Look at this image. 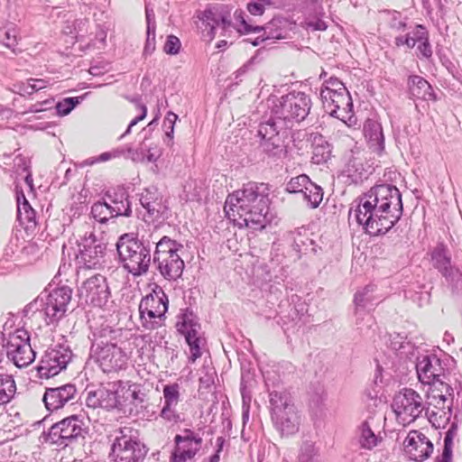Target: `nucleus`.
Returning <instances> with one entry per match:
<instances>
[{
    "mask_svg": "<svg viewBox=\"0 0 462 462\" xmlns=\"http://www.w3.org/2000/svg\"><path fill=\"white\" fill-rule=\"evenodd\" d=\"M356 208H351L356 222L370 236L386 234L402 217L403 206L400 190L391 184L372 187L360 196Z\"/></svg>",
    "mask_w": 462,
    "mask_h": 462,
    "instance_id": "nucleus-1",
    "label": "nucleus"
},
{
    "mask_svg": "<svg viewBox=\"0 0 462 462\" xmlns=\"http://www.w3.org/2000/svg\"><path fill=\"white\" fill-rule=\"evenodd\" d=\"M200 30L202 38L206 42H211L219 32V34L225 37H230L236 32L238 34L260 33L263 34L253 39L246 38L244 41L250 42L254 46H258L267 39H282V30L279 27L282 23L280 19H273L264 26H254L245 19V14L242 11L235 13V18L238 23L235 27L230 21L229 14L222 7L214 6L206 9L200 16Z\"/></svg>",
    "mask_w": 462,
    "mask_h": 462,
    "instance_id": "nucleus-2",
    "label": "nucleus"
},
{
    "mask_svg": "<svg viewBox=\"0 0 462 462\" xmlns=\"http://www.w3.org/2000/svg\"><path fill=\"white\" fill-rule=\"evenodd\" d=\"M269 189L264 183L249 182L229 194L224 210L226 217L240 226L262 229L267 223Z\"/></svg>",
    "mask_w": 462,
    "mask_h": 462,
    "instance_id": "nucleus-3",
    "label": "nucleus"
},
{
    "mask_svg": "<svg viewBox=\"0 0 462 462\" xmlns=\"http://www.w3.org/2000/svg\"><path fill=\"white\" fill-rule=\"evenodd\" d=\"M153 233L141 236L134 233L122 235L116 242L122 266L134 276L147 273L152 261V246L156 245Z\"/></svg>",
    "mask_w": 462,
    "mask_h": 462,
    "instance_id": "nucleus-4",
    "label": "nucleus"
},
{
    "mask_svg": "<svg viewBox=\"0 0 462 462\" xmlns=\"http://www.w3.org/2000/svg\"><path fill=\"white\" fill-rule=\"evenodd\" d=\"M93 336L90 356L104 373H116L127 367L129 356L118 345L117 331L106 327Z\"/></svg>",
    "mask_w": 462,
    "mask_h": 462,
    "instance_id": "nucleus-5",
    "label": "nucleus"
},
{
    "mask_svg": "<svg viewBox=\"0 0 462 462\" xmlns=\"http://www.w3.org/2000/svg\"><path fill=\"white\" fill-rule=\"evenodd\" d=\"M270 413L274 429L282 437L297 434L301 424V415L293 399L286 390L269 393Z\"/></svg>",
    "mask_w": 462,
    "mask_h": 462,
    "instance_id": "nucleus-6",
    "label": "nucleus"
},
{
    "mask_svg": "<svg viewBox=\"0 0 462 462\" xmlns=\"http://www.w3.org/2000/svg\"><path fill=\"white\" fill-rule=\"evenodd\" d=\"M184 246L167 236L156 242L153 263L161 275L168 281H176L182 275L184 261L180 253Z\"/></svg>",
    "mask_w": 462,
    "mask_h": 462,
    "instance_id": "nucleus-7",
    "label": "nucleus"
},
{
    "mask_svg": "<svg viewBox=\"0 0 462 462\" xmlns=\"http://www.w3.org/2000/svg\"><path fill=\"white\" fill-rule=\"evenodd\" d=\"M454 389L449 383H435L427 392L425 415L436 428L445 427L451 419Z\"/></svg>",
    "mask_w": 462,
    "mask_h": 462,
    "instance_id": "nucleus-8",
    "label": "nucleus"
},
{
    "mask_svg": "<svg viewBox=\"0 0 462 462\" xmlns=\"http://www.w3.org/2000/svg\"><path fill=\"white\" fill-rule=\"evenodd\" d=\"M310 108L311 99L307 94L291 91L281 97L269 96L257 107V112L263 116H309Z\"/></svg>",
    "mask_w": 462,
    "mask_h": 462,
    "instance_id": "nucleus-9",
    "label": "nucleus"
},
{
    "mask_svg": "<svg viewBox=\"0 0 462 462\" xmlns=\"http://www.w3.org/2000/svg\"><path fill=\"white\" fill-rule=\"evenodd\" d=\"M137 431L124 427L115 431L110 456L115 462H143L148 448L137 437Z\"/></svg>",
    "mask_w": 462,
    "mask_h": 462,
    "instance_id": "nucleus-10",
    "label": "nucleus"
},
{
    "mask_svg": "<svg viewBox=\"0 0 462 462\" xmlns=\"http://www.w3.org/2000/svg\"><path fill=\"white\" fill-rule=\"evenodd\" d=\"M72 299V290L61 286L51 290L46 296H40L34 302L35 315L43 319L46 325L56 324L68 311Z\"/></svg>",
    "mask_w": 462,
    "mask_h": 462,
    "instance_id": "nucleus-11",
    "label": "nucleus"
},
{
    "mask_svg": "<svg viewBox=\"0 0 462 462\" xmlns=\"http://www.w3.org/2000/svg\"><path fill=\"white\" fill-rule=\"evenodd\" d=\"M168 297L158 286L142 299L139 312L142 325L146 329H155L162 326L164 315L168 310Z\"/></svg>",
    "mask_w": 462,
    "mask_h": 462,
    "instance_id": "nucleus-12",
    "label": "nucleus"
},
{
    "mask_svg": "<svg viewBox=\"0 0 462 462\" xmlns=\"http://www.w3.org/2000/svg\"><path fill=\"white\" fill-rule=\"evenodd\" d=\"M453 362L448 356H444V358L434 354L418 356L416 371L420 382L430 387H433L435 383H449L448 365Z\"/></svg>",
    "mask_w": 462,
    "mask_h": 462,
    "instance_id": "nucleus-13",
    "label": "nucleus"
},
{
    "mask_svg": "<svg viewBox=\"0 0 462 462\" xmlns=\"http://www.w3.org/2000/svg\"><path fill=\"white\" fill-rule=\"evenodd\" d=\"M392 409L397 421L405 426L419 418L425 411L426 405L422 397L416 391L404 388L393 397Z\"/></svg>",
    "mask_w": 462,
    "mask_h": 462,
    "instance_id": "nucleus-14",
    "label": "nucleus"
},
{
    "mask_svg": "<svg viewBox=\"0 0 462 462\" xmlns=\"http://www.w3.org/2000/svg\"><path fill=\"white\" fill-rule=\"evenodd\" d=\"M3 346L6 349L7 357L19 368L28 366L35 359L29 333L23 328L9 333L8 337H5Z\"/></svg>",
    "mask_w": 462,
    "mask_h": 462,
    "instance_id": "nucleus-15",
    "label": "nucleus"
},
{
    "mask_svg": "<svg viewBox=\"0 0 462 462\" xmlns=\"http://www.w3.org/2000/svg\"><path fill=\"white\" fill-rule=\"evenodd\" d=\"M323 108L328 116H335L338 110L350 113L353 109L352 98L344 84L336 78H330L320 91Z\"/></svg>",
    "mask_w": 462,
    "mask_h": 462,
    "instance_id": "nucleus-16",
    "label": "nucleus"
},
{
    "mask_svg": "<svg viewBox=\"0 0 462 462\" xmlns=\"http://www.w3.org/2000/svg\"><path fill=\"white\" fill-rule=\"evenodd\" d=\"M83 422L73 415L53 424L47 434L46 441L60 448H66L83 437Z\"/></svg>",
    "mask_w": 462,
    "mask_h": 462,
    "instance_id": "nucleus-17",
    "label": "nucleus"
},
{
    "mask_svg": "<svg viewBox=\"0 0 462 462\" xmlns=\"http://www.w3.org/2000/svg\"><path fill=\"white\" fill-rule=\"evenodd\" d=\"M72 358V351L64 344H57L49 347L38 366L41 378H50L65 369Z\"/></svg>",
    "mask_w": 462,
    "mask_h": 462,
    "instance_id": "nucleus-18",
    "label": "nucleus"
},
{
    "mask_svg": "<svg viewBox=\"0 0 462 462\" xmlns=\"http://www.w3.org/2000/svg\"><path fill=\"white\" fill-rule=\"evenodd\" d=\"M110 290L105 276L96 274L87 279L79 288V297L87 304L103 307L110 298Z\"/></svg>",
    "mask_w": 462,
    "mask_h": 462,
    "instance_id": "nucleus-19",
    "label": "nucleus"
},
{
    "mask_svg": "<svg viewBox=\"0 0 462 462\" xmlns=\"http://www.w3.org/2000/svg\"><path fill=\"white\" fill-rule=\"evenodd\" d=\"M79 254L77 258L86 268H99L105 263L106 245L91 232L79 244Z\"/></svg>",
    "mask_w": 462,
    "mask_h": 462,
    "instance_id": "nucleus-20",
    "label": "nucleus"
},
{
    "mask_svg": "<svg viewBox=\"0 0 462 462\" xmlns=\"http://www.w3.org/2000/svg\"><path fill=\"white\" fill-rule=\"evenodd\" d=\"M140 203L146 210V222H162L171 216L170 208L163 197L154 188L145 189L140 196Z\"/></svg>",
    "mask_w": 462,
    "mask_h": 462,
    "instance_id": "nucleus-21",
    "label": "nucleus"
},
{
    "mask_svg": "<svg viewBox=\"0 0 462 462\" xmlns=\"http://www.w3.org/2000/svg\"><path fill=\"white\" fill-rule=\"evenodd\" d=\"M431 263L447 282L452 286H457L462 282V272L452 265L451 257L447 246L444 244H439L431 252Z\"/></svg>",
    "mask_w": 462,
    "mask_h": 462,
    "instance_id": "nucleus-22",
    "label": "nucleus"
},
{
    "mask_svg": "<svg viewBox=\"0 0 462 462\" xmlns=\"http://www.w3.org/2000/svg\"><path fill=\"white\" fill-rule=\"evenodd\" d=\"M404 449L410 458L422 462L426 460L433 452V444L421 432L411 430L404 440Z\"/></svg>",
    "mask_w": 462,
    "mask_h": 462,
    "instance_id": "nucleus-23",
    "label": "nucleus"
},
{
    "mask_svg": "<svg viewBox=\"0 0 462 462\" xmlns=\"http://www.w3.org/2000/svg\"><path fill=\"white\" fill-rule=\"evenodd\" d=\"M199 329L200 325L194 320L191 313L183 315L180 330L184 334L186 342L189 346V360L192 363L201 356V346L204 344V339L199 335Z\"/></svg>",
    "mask_w": 462,
    "mask_h": 462,
    "instance_id": "nucleus-24",
    "label": "nucleus"
},
{
    "mask_svg": "<svg viewBox=\"0 0 462 462\" xmlns=\"http://www.w3.org/2000/svg\"><path fill=\"white\" fill-rule=\"evenodd\" d=\"M77 388L72 383H67L59 387L47 388L42 401L49 411H57L67 403L74 401L77 396Z\"/></svg>",
    "mask_w": 462,
    "mask_h": 462,
    "instance_id": "nucleus-25",
    "label": "nucleus"
},
{
    "mask_svg": "<svg viewBox=\"0 0 462 462\" xmlns=\"http://www.w3.org/2000/svg\"><path fill=\"white\" fill-rule=\"evenodd\" d=\"M86 404L88 408H102L106 411L116 408L119 404L117 393L115 386L106 388L99 386L96 389L87 388Z\"/></svg>",
    "mask_w": 462,
    "mask_h": 462,
    "instance_id": "nucleus-26",
    "label": "nucleus"
},
{
    "mask_svg": "<svg viewBox=\"0 0 462 462\" xmlns=\"http://www.w3.org/2000/svg\"><path fill=\"white\" fill-rule=\"evenodd\" d=\"M374 291V285H367L362 291H358L355 294L354 302L356 304V326L359 330H363V323L367 328H371L374 324V319L368 313L363 312L362 310L368 307L374 300L372 292Z\"/></svg>",
    "mask_w": 462,
    "mask_h": 462,
    "instance_id": "nucleus-27",
    "label": "nucleus"
},
{
    "mask_svg": "<svg viewBox=\"0 0 462 462\" xmlns=\"http://www.w3.org/2000/svg\"><path fill=\"white\" fill-rule=\"evenodd\" d=\"M176 449L174 452L180 456L181 459H190L200 449L202 439L190 430H185L182 435L174 438Z\"/></svg>",
    "mask_w": 462,
    "mask_h": 462,
    "instance_id": "nucleus-28",
    "label": "nucleus"
},
{
    "mask_svg": "<svg viewBox=\"0 0 462 462\" xmlns=\"http://www.w3.org/2000/svg\"><path fill=\"white\" fill-rule=\"evenodd\" d=\"M364 134L373 152L379 156L382 155L384 151V136L381 124L368 117L364 125Z\"/></svg>",
    "mask_w": 462,
    "mask_h": 462,
    "instance_id": "nucleus-29",
    "label": "nucleus"
},
{
    "mask_svg": "<svg viewBox=\"0 0 462 462\" xmlns=\"http://www.w3.org/2000/svg\"><path fill=\"white\" fill-rule=\"evenodd\" d=\"M106 196L109 200L107 203L112 211L116 214V217H130L132 215L129 195L124 188L118 187L113 190H108Z\"/></svg>",
    "mask_w": 462,
    "mask_h": 462,
    "instance_id": "nucleus-30",
    "label": "nucleus"
},
{
    "mask_svg": "<svg viewBox=\"0 0 462 462\" xmlns=\"http://www.w3.org/2000/svg\"><path fill=\"white\" fill-rule=\"evenodd\" d=\"M364 159L363 152L356 146L346 155L345 171L354 181L361 180L365 174Z\"/></svg>",
    "mask_w": 462,
    "mask_h": 462,
    "instance_id": "nucleus-31",
    "label": "nucleus"
},
{
    "mask_svg": "<svg viewBox=\"0 0 462 462\" xmlns=\"http://www.w3.org/2000/svg\"><path fill=\"white\" fill-rule=\"evenodd\" d=\"M408 86L411 94L422 102L437 99L431 85L420 76L413 75L409 77Z\"/></svg>",
    "mask_w": 462,
    "mask_h": 462,
    "instance_id": "nucleus-32",
    "label": "nucleus"
},
{
    "mask_svg": "<svg viewBox=\"0 0 462 462\" xmlns=\"http://www.w3.org/2000/svg\"><path fill=\"white\" fill-rule=\"evenodd\" d=\"M260 146L263 152L272 158H282L287 152L281 137L261 138Z\"/></svg>",
    "mask_w": 462,
    "mask_h": 462,
    "instance_id": "nucleus-33",
    "label": "nucleus"
},
{
    "mask_svg": "<svg viewBox=\"0 0 462 462\" xmlns=\"http://www.w3.org/2000/svg\"><path fill=\"white\" fill-rule=\"evenodd\" d=\"M359 430V443L361 448L372 449L382 441V438L379 435H376L372 430L370 420L364 421Z\"/></svg>",
    "mask_w": 462,
    "mask_h": 462,
    "instance_id": "nucleus-34",
    "label": "nucleus"
},
{
    "mask_svg": "<svg viewBox=\"0 0 462 462\" xmlns=\"http://www.w3.org/2000/svg\"><path fill=\"white\" fill-rule=\"evenodd\" d=\"M319 448L310 439H305L299 448L298 462H318L319 458Z\"/></svg>",
    "mask_w": 462,
    "mask_h": 462,
    "instance_id": "nucleus-35",
    "label": "nucleus"
},
{
    "mask_svg": "<svg viewBox=\"0 0 462 462\" xmlns=\"http://www.w3.org/2000/svg\"><path fill=\"white\" fill-rule=\"evenodd\" d=\"M254 383V379L252 375L248 374H242V379H241V395L243 400V420L244 422L245 420H248L249 417V407L251 402V391L250 388L252 387Z\"/></svg>",
    "mask_w": 462,
    "mask_h": 462,
    "instance_id": "nucleus-36",
    "label": "nucleus"
},
{
    "mask_svg": "<svg viewBox=\"0 0 462 462\" xmlns=\"http://www.w3.org/2000/svg\"><path fill=\"white\" fill-rule=\"evenodd\" d=\"M22 197L23 203H19L17 217L21 224L25 225L26 228H32L36 225V214L24 194H22Z\"/></svg>",
    "mask_w": 462,
    "mask_h": 462,
    "instance_id": "nucleus-37",
    "label": "nucleus"
},
{
    "mask_svg": "<svg viewBox=\"0 0 462 462\" xmlns=\"http://www.w3.org/2000/svg\"><path fill=\"white\" fill-rule=\"evenodd\" d=\"M16 386L12 375L0 374V405L8 403L15 394Z\"/></svg>",
    "mask_w": 462,
    "mask_h": 462,
    "instance_id": "nucleus-38",
    "label": "nucleus"
},
{
    "mask_svg": "<svg viewBox=\"0 0 462 462\" xmlns=\"http://www.w3.org/2000/svg\"><path fill=\"white\" fill-rule=\"evenodd\" d=\"M414 35L417 37V42H419L418 51L420 54L423 58H430L432 55V50L430 44L429 33L426 28L421 24H418L415 28Z\"/></svg>",
    "mask_w": 462,
    "mask_h": 462,
    "instance_id": "nucleus-39",
    "label": "nucleus"
},
{
    "mask_svg": "<svg viewBox=\"0 0 462 462\" xmlns=\"http://www.w3.org/2000/svg\"><path fill=\"white\" fill-rule=\"evenodd\" d=\"M91 215L93 218L100 223H106L110 218L116 217L109 204L106 201H97L91 207Z\"/></svg>",
    "mask_w": 462,
    "mask_h": 462,
    "instance_id": "nucleus-40",
    "label": "nucleus"
},
{
    "mask_svg": "<svg viewBox=\"0 0 462 462\" xmlns=\"http://www.w3.org/2000/svg\"><path fill=\"white\" fill-rule=\"evenodd\" d=\"M303 198L311 208H316L323 199V189L320 186L310 181V183L305 188Z\"/></svg>",
    "mask_w": 462,
    "mask_h": 462,
    "instance_id": "nucleus-41",
    "label": "nucleus"
},
{
    "mask_svg": "<svg viewBox=\"0 0 462 462\" xmlns=\"http://www.w3.org/2000/svg\"><path fill=\"white\" fill-rule=\"evenodd\" d=\"M457 432V426L455 422H452L449 429L446 432L444 438V448L440 457L438 458L437 462H451L452 459V447L453 439Z\"/></svg>",
    "mask_w": 462,
    "mask_h": 462,
    "instance_id": "nucleus-42",
    "label": "nucleus"
},
{
    "mask_svg": "<svg viewBox=\"0 0 462 462\" xmlns=\"http://www.w3.org/2000/svg\"><path fill=\"white\" fill-rule=\"evenodd\" d=\"M331 154L329 144L321 137L319 143H315L312 152V162L315 164H321L326 162Z\"/></svg>",
    "mask_w": 462,
    "mask_h": 462,
    "instance_id": "nucleus-43",
    "label": "nucleus"
},
{
    "mask_svg": "<svg viewBox=\"0 0 462 462\" xmlns=\"http://www.w3.org/2000/svg\"><path fill=\"white\" fill-rule=\"evenodd\" d=\"M258 135L260 138L268 139L280 137L275 117H269L268 120L259 125Z\"/></svg>",
    "mask_w": 462,
    "mask_h": 462,
    "instance_id": "nucleus-44",
    "label": "nucleus"
},
{
    "mask_svg": "<svg viewBox=\"0 0 462 462\" xmlns=\"http://www.w3.org/2000/svg\"><path fill=\"white\" fill-rule=\"evenodd\" d=\"M82 99V97H65L57 103L54 102L55 113L58 116H67Z\"/></svg>",
    "mask_w": 462,
    "mask_h": 462,
    "instance_id": "nucleus-45",
    "label": "nucleus"
},
{
    "mask_svg": "<svg viewBox=\"0 0 462 462\" xmlns=\"http://www.w3.org/2000/svg\"><path fill=\"white\" fill-rule=\"evenodd\" d=\"M310 179L306 174L291 178L286 185V190L290 193H302L305 188L310 183Z\"/></svg>",
    "mask_w": 462,
    "mask_h": 462,
    "instance_id": "nucleus-46",
    "label": "nucleus"
},
{
    "mask_svg": "<svg viewBox=\"0 0 462 462\" xmlns=\"http://www.w3.org/2000/svg\"><path fill=\"white\" fill-rule=\"evenodd\" d=\"M180 386L178 383L165 385L163 388L164 404L176 407L180 399Z\"/></svg>",
    "mask_w": 462,
    "mask_h": 462,
    "instance_id": "nucleus-47",
    "label": "nucleus"
},
{
    "mask_svg": "<svg viewBox=\"0 0 462 462\" xmlns=\"http://www.w3.org/2000/svg\"><path fill=\"white\" fill-rule=\"evenodd\" d=\"M125 153L124 149H114L110 152L101 153L98 157L89 158L85 161V165H93L97 162H106L114 158H117Z\"/></svg>",
    "mask_w": 462,
    "mask_h": 462,
    "instance_id": "nucleus-48",
    "label": "nucleus"
},
{
    "mask_svg": "<svg viewBox=\"0 0 462 462\" xmlns=\"http://www.w3.org/2000/svg\"><path fill=\"white\" fill-rule=\"evenodd\" d=\"M390 347L402 356L407 355L405 349H411L412 346L409 342L404 341L400 335H397L391 339Z\"/></svg>",
    "mask_w": 462,
    "mask_h": 462,
    "instance_id": "nucleus-49",
    "label": "nucleus"
},
{
    "mask_svg": "<svg viewBox=\"0 0 462 462\" xmlns=\"http://www.w3.org/2000/svg\"><path fill=\"white\" fill-rule=\"evenodd\" d=\"M180 46V41L178 37L174 35H169L167 37L163 50L167 54L175 55L179 53Z\"/></svg>",
    "mask_w": 462,
    "mask_h": 462,
    "instance_id": "nucleus-50",
    "label": "nucleus"
},
{
    "mask_svg": "<svg viewBox=\"0 0 462 462\" xmlns=\"http://www.w3.org/2000/svg\"><path fill=\"white\" fill-rule=\"evenodd\" d=\"M389 26L396 32H403L407 23L402 19L401 14L394 11L390 13Z\"/></svg>",
    "mask_w": 462,
    "mask_h": 462,
    "instance_id": "nucleus-51",
    "label": "nucleus"
},
{
    "mask_svg": "<svg viewBox=\"0 0 462 462\" xmlns=\"http://www.w3.org/2000/svg\"><path fill=\"white\" fill-rule=\"evenodd\" d=\"M156 29H146V42L143 49V55H151L155 50Z\"/></svg>",
    "mask_w": 462,
    "mask_h": 462,
    "instance_id": "nucleus-52",
    "label": "nucleus"
},
{
    "mask_svg": "<svg viewBox=\"0 0 462 462\" xmlns=\"http://www.w3.org/2000/svg\"><path fill=\"white\" fill-rule=\"evenodd\" d=\"M417 42V37L413 34L411 36L409 33L406 35L396 36L394 39V43L397 47H401L402 45H406L409 49H412Z\"/></svg>",
    "mask_w": 462,
    "mask_h": 462,
    "instance_id": "nucleus-53",
    "label": "nucleus"
},
{
    "mask_svg": "<svg viewBox=\"0 0 462 462\" xmlns=\"http://www.w3.org/2000/svg\"><path fill=\"white\" fill-rule=\"evenodd\" d=\"M161 417L169 421H177L179 415L175 411V407L164 404L161 411Z\"/></svg>",
    "mask_w": 462,
    "mask_h": 462,
    "instance_id": "nucleus-54",
    "label": "nucleus"
},
{
    "mask_svg": "<svg viewBox=\"0 0 462 462\" xmlns=\"http://www.w3.org/2000/svg\"><path fill=\"white\" fill-rule=\"evenodd\" d=\"M14 92L20 94L21 96L32 95L33 94L32 85L31 79H29L26 82H20L14 85Z\"/></svg>",
    "mask_w": 462,
    "mask_h": 462,
    "instance_id": "nucleus-55",
    "label": "nucleus"
},
{
    "mask_svg": "<svg viewBox=\"0 0 462 462\" xmlns=\"http://www.w3.org/2000/svg\"><path fill=\"white\" fill-rule=\"evenodd\" d=\"M265 4L251 0L247 4V10L252 15H262L265 10Z\"/></svg>",
    "mask_w": 462,
    "mask_h": 462,
    "instance_id": "nucleus-56",
    "label": "nucleus"
},
{
    "mask_svg": "<svg viewBox=\"0 0 462 462\" xmlns=\"http://www.w3.org/2000/svg\"><path fill=\"white\" fill-rule=\"evenodd\" d=\"M123 155L134 162H143L145 160V155L143 151L134 150L130 147L127 148L126 151L125 150V153Z\"/></svg>",
    "mask_w": 462,
    "mask_h": 462,
    "instance_id": "nucleus-57",
    "label": "nucleus"
},
{
    "mask_svg": "<svg viewBox=\"0 0 462 462\" xmlns=\"http://www.w3.org/2000/svg\"><path fill=\"white\" fill-rule=\"evenodd\" d=\"M146 29H156L155 15L153 10L145 5Z\"/></svg>",
    "mask_w": 462,
    "mask_h": 462,
    "instance_id": "nucleus-58",
    "label": "nucleus"
},
{
    "mask_svg": "<svg viewBox=\"0 0 462 462\" xmlns=\"http://www.w3.org/2000/svg\"><path fill=\"white\" fill-rule=\"evenodd\" d=\"M144 155L147 162H154L160 158L162 152L158 148H149Z\"/></svg>",
    "mask_w": 462,
    "mask_h": 462,
    "instance_id": "nucleus-59",
    "label": "nucleus"
},
{
    "mask_svg": "<svg viewBox=\"0 0 462 462\" xmlns=\"http://www.w3.org/2000/svg\"><path fill=\"white\" fill-rule=\"evenodd\" d=\"M88 23V20L86 19H79V20H76L74 22V30H75V38L77 40H79L80 37H82L83 35L80 34L81 32H83V29L84 27L87 25Z\"/></svg>",
    "mask_w": 462,
    "mask_h": 462,
    "instance_id": "nucleus-60",
    "label": "nucleus"
},
{
    "mask_svg": "<svg viewBox=\"0 0 462 462\" xmlns=\"http://www.w3.org/2000/svg\"><path fill=\"white\" fill-rule=\"evenodd\" d=\"M106 39V32L103 29H98L96 32V40L92 43L94 47L100 49V46H97V43H100L101 46H105Z\"/></svg>",
    "mask_w": 462,
    "mask_h": 462,
    "instance_id": "nucleus-61",
    "label": "nucleus"
},
{
    "mask_svg": "<svg viewBox=\"0 0 462 462\" xmlns=\"http://www.w3.org/2000/svg\"><path fill=\"white\" fill-rule=\"evenodd\" d=\"M307 24L309 27L313 28L316 31H325L328 28L327 23L321 19L309 21L307 22Z\"/></svg>",
    "mask_w": 462,
    "mask_h": 462,
    "instance_id": "nucleus-62",
    "label": "nucleus"
},
{
    "mask_svg": "<svg viewBox=\"0 0 462 462\" xmlns=\"http://www.w3.org/2000/svg\"><path fill=\"white\" fill-rule=\"evenodd\" d=\"M31 79V82L32 85V89H33V93L36 91H39L41 89H43L47 87L48 82L43 79Z\"/></svg>",
    "mask_w": 462,
    "mask_h": 462,
    "instance_id": "nucleus-63",
    "label": "nucleus"
},
{
    "mask_svg": "<svg viewBox=\"0 0 462 462\" xmlns=\"http://www.w3.org/2000/svg\"><path fill=\"white\" fill-rule=\"evenodd\" d=\"M5 39L6 42L5 45L7 47H12L16 44V35L14 30H8L5 32Z\"/></svg>",
    "mask_w": 462,
    "mask_h": 462,
    "instance_id": "nucleus-64",
    "label": "nucleus"
}]
</instances>
